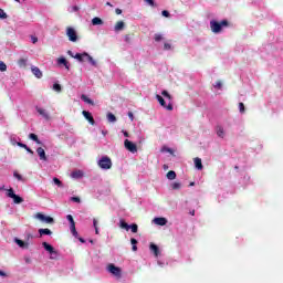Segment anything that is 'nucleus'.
Segmentation results:
<instances>
[{
	"label": "nucleus",
	"mask_w": 283,
	"mask_h": 283,
	"mask_svg": "<svg viewBox=\"0 0 283 283\" xmlns=\"http://www.w3.org/2000/svg\"><path fill=\"white\" fill-rule=\"evenodd\" d=\"M229 27V21L222 20L221 22H218L216 20L210 21V30L214 34H220L222 32V28H228Z\"/></svg>",
	"instance_id": "1"
},
{
	"label": "nucleus",
	"mask_w": 283,
	"mask_h": 283,
	"mask_svg": "<svg viewBox=\"0 0 283 283\" xmlns=\"http://www.w3.org/2000/svg\"><path fill=\"white\" fill-rule=\"evenodd\" d=\"M97 165L101 169L107 170L112 167V159L107 156H104L97 161Z\"/></svg>",
	"instance_id": "2"
},
{
	"label": "nucleus",
	"mask_w": 283,
	"mask_h": 283,
	"mask_svg": "<svg viewBox=\"0 0 283 283\" xmlns=\"http://www.w3.org/2000/svg\"><path fill=\"white\" fill-rule=\"evenodd\" d=\"M7 197L12 198L14 205H21V202H23V199L14 193V189L12 188L7 190Z\"/></svg>",
	"instance_id": "3"
},
{
	"label": "nucleus",
	"mask_w": 283,
	"mask_h": 283,
	"mask_svg": "<svg viewBox=\"0 0 283 283\" xmlns=\"http://www.w3.org/2000/svg\"><path fill=\"white\" fill-rule=\"evenodd\" d=\"M35 220H40L41 222H45V224H54V218L46 217L45 214L38 212L34 216Z\"/></svg>",
	"instance_id": "4"
},
{
	"label": "nucleus",
	"mask_w": 283,
	"mask_h": 283,
	"mask_svg": "<svg viewBox=\"0 0 283 283\" xmlns=\"http://www.w3.org/2000/svg\"><path fill=\"white\" fill-rule=\"evenodd\" d=\"M66 36L69 38V41L72 43H76L78 41V35L76 34V30L74 28L69 27L66 29Z\"/></svg>",
	"instance_id": "5"
},
{
	"label": "nucleus",
	"mask_w": 283,
	"mask_h": 283,
	"mask_svg": "<svg viewBox=\"0 0 283 283\" xmlns=\"http://www.w3.org/2000/svg\"><path fill=\"white\" fill-rule=\"evenodd\" d=\"M156 98H157L159 105H161V107H164V109H167L168 112H174V105L171 104V102H169L167 104V102H165V98H163V96H160V95H156Z\"/></svg>",
	"instance_id": "6"
},
{
	"label": "nucleus",
	"mask_w": 283,
	"mask_h": 283,
	"mask_svg": "<svg viewBox=\"0 0 283 283\" xmlns=\"http://www.w3.org/2000/svg\"><path fill=\"white\" fill-rule=\"evenodd\" d=\"M108 273H112L115 277L120 279L122 277V271L120 268L114 265L113 263L108 264L107 266Z\"/></svg>",
	"instance_id": "7"
},
{
	"label": "nucleus",
	"mask_w": 283,
	"mask_h": 283,
	"mask_svg": "<svg viewBox=\"0 0 283 283\" xmlns=\"http://www.w3.org/2000/svg\"><path fill=\"white\" fill-rule=\"evenodd\" d=\"M124 147L125 149L130 151V154H136V151H138V147L136 146V144H134L133 142H129V139H125Z\"/></svg>",
	"instance_id": "8"
},
{
	"label": "nucleus",
	"mask_w": 283,
	"mask_h": 283,
	"mask_svg": "<svg viewBox=\"0 0 283 283\" xmlns=\"http://www.w3.org/2000/svg\"><path fill=\"white\" fill-rule=\"evenodd\" d=\"M36 154L40 160H42L43 163H48V155H45V149H43L42 147H39L36 148Z\"/></svg>",
	"instance_id": "9"
},
{
	"label": "nucleus",
	"mask_w": 283,
	"mask_h": 283,
	"mask_svg": "<svg viewBox=\"0 0 283 283\" xmlns=\"http://www.w3.org/2000/svg\"><path fill=\"white\" fill-rule=\"evenodd\" d=\"M38 114H40V116H42V118H44V120H50V113H48V111L45 108H41V107H35Z\"/></svg>",
	"instance_id": "10"
},
{
	"label": "nucleus",
	"mask_w": 283,
	"mask_h": 283,
	"mask_svg": "<svg viewBox=\"0 0 283 283\" xmlns=\"http://www.w3.org/2000/svg\"><path fill=\"white\" fill-rule=\"evenodd\" d=\"M153 222L155 224H157L158 227H165V224H167V218L165 217H157L153 220Z\"/></svg>",
	"instance_id": "11"
},
{
	"label": "nucleus",
	"mask_w": 283,
	"mask_h": 283,
	"mask_svg": "<svg viewBox=\"0 0 283 283\" xmlns=\"http://www.w3.org/2000/svg\"><path fill=\"white\" fill-rule=\"evenodd\" d=\"M84 118H86V120H88V123L91 125H96V122L94 120V116H92V113L87 112V111H83L82 112Z\"/></svg>",
	"instance_id": "12"
},
{
	"label": "nucleus",
	"mask_w": 283,
	"mask_h": 283,
	"mask_svg": "<svg viewBox=\"0 0 283 283\" xmlns=\"http://www.w3.org/2000/svg\"><path fill=\"white\" fill-rule=\"evenodd\" d=\"M14 242L15 244H18V247H20V249H29L30 248V243L20 240L19 238H14Z\"/></svg>",
	"instance_id": "13"
},
{
	"label": "nucleus",
	"mask_w": 283,
	"mask_h": 283,
	"mask_svg": "<svg viewBox=\"0 0 283 283\" xmlns=\"http://www.w3.org/2000/svg\"><path fill=\"white\" fill-rule=\"evenodd\" d=\"M31 71H32V74H34V76L36 78H42L43 77V72H41V69H39L38 66H32Z\"/></svg>",
	"instance_id": "14"
},
{
	"label": "nucleus",
	"mask_w": 283,
	"mask_h": 283,
	"mask_svg": "<svg viewBox=\"0 0 283 283\" xmlns=\"http://www.w3.org/2000/svg\"><path fill=\"white\" fill-rule=\"evenodd\" d=\"M84 174L83 170H74L71 174V178H73L74 180H80V178H83Z\"/></svg>",
	"instance_id": "15"
},
{
	"label": "nucleus",
	"mask_w": 283,
	"mask_h": 283,
	"mask_svg": "<svg viewBox=\"0 0 283 283\" xmlns=\"http://www.w3.org/2000/svg\"><path fill=\"white\" fill-rule=\"evenodd\" d=\"M193 163H195L196 169H198V171H202V169H203L202 159H200V157H196L193 159Z\"/></svg>",
	"instance_id": "16"
},
{
	"label": "nucleus",
	"mask_w": 283,
	"mask_h": 283,
	"mask_svg": "<svg viewBox=\"0 0 283 283\" xmlns=\"http://www.w3.org/2000/svg\"><path fill=\"white\" fill-rule=\"evenodd\" d=\"M84 56H86V60L88 61V63H91V65H93V67H98V63L96 62V60H94V57H92V55L84 52Z\"/></svg>",
	"instance_id": "17"
},
{
	"label": "nucleus",
	"mask_w": 283,
	"mask_h": 283,
	"mask_svg": "<svg viewBox=\"0 0 283 283\" xmlns=\"http://www.w3.org/2000/svg\"><path fill=\"white\" fill-rule=\"evenodd\" d=\"M149 249L150 251H153L155 258H158V255H160V250L158 249V245L150 243Z\"/></svg>",
	"instance_id": "18"
},
{
	"label": "nucleus",
	"mask_w": 283,
	"mask_h": 283,
	"mask_svg": "<svg viewBox=\"0 0 283 283\" xmlns=\"http://www.w3.org/2000/svg\"><path fill=\"white\" fill-rule=\"evenodd\" d=\"M57 65H64L66 70H70V63L67 62V60H65V57H59Z\"/></svg>",
	"instance_id": "19"
},
{
	"label": "nucleus",
	"mask_w": 283,
	"mask_h": 283,
	"mask_svg": "<svg viewBox=\"0 0 283 283\" xmlns=\"http://www.w3.org/2000/svg\"><path fill=\"white\" fill-rule=\"evenodd\" d=\"M38 232H39L40 237L52 235V230H50L48 228H45V229L41 228L38 230Z\"/></svg>",
	"instance_id": "20"
},
{
	"label": "nucleus",
	"mask_w": 283,
	"mask_h": 283,
	"mask_svg": "<svg viewBox=\"0 0 283 283\" xmlns=\"http://www.w3.org/2000/svg\"><path fill=\"white\" fill-rule=\"evenodd\" d=\"M115 32H120L123 30H125V22L123 21H118L116 24H115Z\"/></svg>",
	"instance_id": "21"
},
{
	"label": "nucleus",
	"mask_w": 283,
	"mask_h": 283,
	"mask_svg": "<svg viewBox=\"0 0 283 283\" xmlns=\"http://www.w3.org/2000/svg\"><path fill=\"white\" fill-rule=\"evenodd\" d=\"M42 247L44 249V251H48V253H51L54 250V247H52V244L48 243V242H42Z\"/></svg>",
	"instance_id": "22"
},
{
	"label": "nucleus",
	"mask_w": 283,
	"mask_h": 283,
	"mask_svg": "<svg viewBox=\"0 0 283 283\" xmlns=\"http://www.w3.org/2000/svg\"><path fill=\"white\" fill-rule=\"evenodd\" d=\"M74 59H76L77 61H80V63H83L85 61V59H87V55H85V53H76Z\"/></svg>",
	"instance_id": "23"
},
{
	"label": "nucleus",
	"mask_w": 283,
	"mask_h": 283,
	"mask_svg": "<svg viewBox=\"0 0 283 283\" xmlns=\"http://www.w3.org/2000/svg\"><path fill=\"white\" fill-rule=\"evenodd\" d=\"M18 147H22V149H25L28 151V154H32V155L34 154V150L28 147V145L23 143H18Z\"/></svg>",
	"instance_id": "24"
},
{
	"label": "nucleus",
	"mask_w": 283,
	"mask_h": 283,
	"mask_svg": "<svg viewBox=\"0 0 283 283\" xmlns=\"http://www.w3.org/2000/svg\"><path fill=\"white\" fill-rule=\"evenodd\" d=\"M103 19L95 17L92 19V25H103Z\"/></svg>",
	"instance_id": "25"
},
{
	"label": "nucleus",
	"mask_w": 283,
	"mask_h": 283,
	"mask_svg": "<svg viewBox=\"0 0 283 283\" xmlns=\"http://www.w3.org/2000/svg\"><path fill=\"white\" fill-rule=\"evenodd\" d=\"M66 220L70 222V229L76 227V222H74V217H72V214H67Z\"/></svg>",
	"instance_id": "26"
},
{
	"label": "nucleus",
	"mask_w": 283,
	"mask_h": 283,
	"mask_svg": "<svg viewBox=\"0 0 283 283\" xmlns=\"http://www.w3.org/2000/svg\"><path fill=\"white\" fill-rule=\"evenodd\" d=\"M29 138H30L31 140H34V143H36V145H41V142H40V139H39V136H36V134L31 133V134L29 135Z\"/></svg>",
	"instance_id": "27"
},
{
	"label": "nucleus",
	"mask_w": 283,
	"mask_h": 283,
	"mask_svg": "<svg viewBox=\"0 0 283 283\" xmlns=\"http://www.w3.org/2000/svg\"><path fill=\"white\" fill-rule=\"evenodd\" d=\"M166 178H168V180H176V171L170 170L167 172Z\"/></svg>",
	"instance_id": "28"
},
{
	"label": "nucleus",
	"mask_w": 283,
	"mask_h": 283,
	"mask_svg": "<svg viewBox=\"0 0 283 283\" xmlns=\"http://www.w3.org/2000/svg\"><path fill=\"white\" fill-rule=\"evenodd\" d=\"M49 254H50V260H59V251H56L55 249Z\"/></svg>",
	"instance_id": "29"
},
{
	"label": "nucleus",
	"mask_w": 283,
	"mask_h": 283,
	"mask_svg": "<svg viewBox=\"0 0 283 283\" xmlns=\"http://www.w3.org/2000/svg\"><path fill=\"white\" fill-rule=\"evenodd\" d=\"M217 136H219V138H224V128H222V126L217 128Z\"/></svg>",
	"instance_id": "30"
},
{
	"label": "nucleus",
	"mask_w": 283,
	"mask_h": 283,
	"mask_svg": "<svg viewBox=\"0 0 283 283\" xmlns=\"http://www.w3.org/2000/svg\"><path fill=\"white\" fill-rule=\"evenodd\" d=\"M81 98L84 101V103H87L88 105H94V101L87 97V95L83 94Z\"/></svg>",
	"instance_id": "31"
},
{
	"label": "nucleus",
	"mask_w": 283,
	"mask_h": 283,
	"mask_svg": "<svg viewBox=\"0 0 283 283\" xmlns=\"http://www.w3.org/2000/svg\"><path fill=\"white\" fill-rule=\"evenodd\" d=\"M119 227L120 229H125L126 231H129V224H127V222H125V220H119Z\"/></svg>",
	"instance_id": "32"
},
{
	"label": "nucleus",
	"mask_w": 283,
	"mask_h": 283,
	"mask_svg": "<svg viewBox=\"0 0 283 283\" xmlns=\"http://www.w3.org/2000/svg\"><path fill=\"white\" fill-rule=\"evenodd\" d=\"M107 120H108V123H116V115L113 113H108Z\"/></svg>",
	"instance_id": "33"
},
{
	"label": "nucleus",
	"mask_w": 283,
	"mask_h": 283,
	"mask_svg": "<svg viewBox=\"0 0 283 283\" xmlns=\"http://www.w3.org/2000/svg\"><path fill=\"white\" fill-rule=\"evenodd\" d=\"M18 64L20 67H25V65H28V59H20Z\"/></svg>",
	"instance_id": "34"
},
{
	"label": "nucleus",
	"mask_w": 283,
	"mask_h": 283,
	"mask_svg": "<svg viewBox=\"0 0 283 283\" xmlns=\"http://www.w3.org/2000/svg\"><path fill=\"white\" fill-rule=\"evenodd\" d=\"M132 233H138V224L133 223L129 226Z\"/></svg>",
	"instance_id": "35"
},
{
	"label": "nucleus",
	"mask_w": 283,
	"mask_h": 283,
	"mask_svg": "<svg viewBox=\"0 0 283 283\" xmlns=\"http://www.w3.org/2000/svg\"><path fill=\"white\" fill-rule=\"evenodd\" d=\"M13 178H17V180H19L20 182H23V176H21L20 174H18L17 171L13 172Z\"/></svg>",
	"instance_id": "36"
},
{
	"label": "nucleus",
	"mask_w": 283,
	"mask_h": 283,
	"mask_svg": "<svg viewBox=\"0 0 283 283\" xmlns=\"http://www.w3.org/2000/svg\"><path fill=\"white\" fill-rule=\"evenodd\" d=\"M53 182H54V185H56L57 187L63 188V182H62L59 178L54 177V178H53Z\"/></svg>",
	"instance_id": "37"
},
{
	"label": "nucleus",
	"mask_w": 283,
	"mask_h": 283,
	"mask_svg": "<svg viewBox=\"0 0 283 283\" xmlns=\"http://www.w3.org/2000/svg\"><path fill=\"white\" fill-rule=\"evenodd\" d=\"M53 90H54V92H59V93H61L62 92V87H61V84H53Z\"/></svg>",
	"instance_id": "38"
},
{
	"label": "nucleus",
	"mask_w": 283,
	"mask_h": 283,
	"mask_svg": "<svg viewBox=\"0 0 283 283\" xmlns=\"http://www.w3.org/2000/svg\"><path fill=\"white\" fill-rule=\"evenodd\" d=\"M161 96H164L165 98H168V101H171V95L167 91H163Z\"/></svg>",
	"instance_id": "39"
},
{
	"label": "nucleus",
	"mask_w": 283,
	"mask_h": 283,
	"mask_svg": "<svg viewBox=\"0 0 283 283\" xmlns=\"http://www.w3.org/2000/svg\"><path fill=\"white\" fill-rule=\"evenodd\" d=\"M180 187H182V185L180 182H174L171 185V189H174V190H178V189H180Z\"/></svg>",
	"instance_id": "40"
},
{
	"label": "nucleus",
	"mask_w": 283,
	"mask_h": 283,
	"mask_svg": "<svg viewBox=\"0 0 283 283\" xmlns=\"http://www.w3.org/2000/svg\"><path fill=\"white\" fill-rule=\"evenodd\" d=\"M71 229V233L74 238H78V232L76 231V226L73 227V228H70Z\"/></svg>",
	"instance_id": "41"
},
{
	"label": "nucleus",
	"mask_w": 283,
	"mask_h": 283,
	"mask_svg": "<svg viewBox=\"0 0 283 283\" xmlns=\"http://www.w3.org/2000/svg\"><path fill=\"white\" fill-rule=\"evenodd\" d=\"M0 19H8V13L3 9H0Z\"/></svg>",
	"instance_id": "42"
},
{
	"label": "nucleus",
	"mask_w": 283,
	"mask_h": 283,
	"mask_svg": "<svg viewBox=\"0 0 283 283\" xmlns=\"http://www.w3.org/2000/svg\"><path fill=\"white\" fill-rule=\"evenodd\" d=\"M6 70H8V65H6L3 62H0V72H6Z\"/></svg>",
	"instance_id": "43"
},
{
	"label": "nucleus",
	"mask_w": 283,
	"mask_h": 283,
	"mask_svg": "<svg viewBox=\"0 0 283 283\" xmlns=\"http://www.w3.org/2000/svg\"><path fill=\"white\" fill-rule=\"evenodd\" d=\"M165 151H167L168 154H174V150L171 148L166 147V146H164L161 148V153H165Z\"/></svg>",
	"instance_id": "44"
},
{
	"label": "nucleus",
	"mask_w": 283,
	"mask_h": 283,
	"mask_svg": "<svg viewBox=\"0 0 283 283\" xmlns=\"http://www.w3.org/2000/svg\"><path fill=\"white\" fill-rule=\"evenodd\" d=\"M213 87L217 90H222V82L218 81L216 84H213Z\"/></svg>",
	"instance_id": "45"
},
{
	"label": "nucleus",
	"mask_w": 283,
	"mask_h": 283,
	"mask_svg": "<svg viewBox=\"0 0 283 283\" xmlns=\"http://www.w3.org/2000/svg\"><path fill=\"white\" fill-rule=\"evenodd\" d=\"M161 39H163V34H160V33L155 34V41L156 42H160Z\"/></svg>",
	"instance_id": "46"
},
{
	"label": "nucleus",
	"mask_w": 283,
	"mask_h": 283,
	"mask_svg": "<svg viewBox=\"0 0 283 283\" xmlns=\"http://www.w3.org/2000/svg\"><path fill=\"white\" fill-rule=\"evenodd\" d=\"M239 112L244 114V103H239Z\"/></svg>",
	"instance_id": "47"
},
{
	"label": "nucleus",
	"mask_w": 283,
	"mask_h": 283,
	"mask_svg": "<svg viewBox=\"0 0 283 283\" xmlns=\"http://www.w3.org/2000/svg\"><path fill=\"white\" fill-rule=\"evenodd\" d=\"M161 14H163V17H166V18L170 17L169 11H167V10L161 11Z\"/></svg>",
	"instance_id": "48"
},
{
	"label": "nucleus",
	"mask_w": 283,
	"mask_h": 283,
	"mask_svg": "<svg viewBox=\"0 0 283 283\" xmlns=\"http://www.w3.org/2000/svg\"><path fill=\"white\" fill-rule=\"evenodd\" d=\"M164 50H171V44L165 43L164 44Z\"/></svg>",
	"instance_id": "49"
},
{
	"label": "nucleus",
	"mask_w": 283,
	"mask_h": 283,
	"mask_svg": "<svg viewBox=\"0 0 283 283\" xmlns=\"http://www.w3.org/2000/svg\"><path fill=\"white\" fill-rule=\"evenodd\" d=\"M71 200L73 202H81V198H78V197H72Z\"/></svg>",
	"instance_id": "50"
},
{
	"label": "nucleus",
	"mask_w": 283,
	"mask_h": 283,
	"mask_svg": "<svg viewBox=\"0 0 283 283\" xmlns=\"http://www.w3.org/2000/svg\"><path fill=\"white\" fill-rule=\"evenodd\" d=\"M93 227L94 229L98 228V220L93 219Z\"/></svg>",
	"instance_id": "51"
},
{
	"label": "nucleus",
	"mask_w": 283,
	"mask_h": 283,
	"mask_svg": "<svg viewBox=\"0 0 283 283\" xmlns=\"http://www.w3.org/2000/svg\"><path fill=\"white\" fill-rule=\"evenodd\" d=\"M31 41H32V43H38V42H39V38H36V36H31Z\"/></svg>",
	"instance_id": "52"
},
{
	"label": "nucleus",
	"mask_w": 283,
	"mask_h": 283,
	"mask_svg": "<svg viewBox=\"0 0 283 283\" xmlns=\"http://www.w3.org/2000/svg\"><path fill=\"white\" fill-rule=\"evenodd\" d=\"M130 243L133 244V245H136V244H138V240H136V239H130Z\"/></svg>",
	"instance_id": "53"
},
{
	"label": "nucleus",
	"mask_w": 283,
	"mask_h": 283,
	"mask_svg": "<svg viewBox=\"0 0 283 283\" xmlns=\"http://www.w3.org/2000/svg\"><path fill=\"white\" fill-rule=\"evenodd\" d=\"M128 118H130V120H134V113L133 112L128 113Z\"/></svg>",
	"instance_id": "54"
},
{
	"label": "nucleus",
	"mask_w": 283,
	"mask_h": 283,
	"mask_svg": "<svg viewBox=\"0 0 283 283\" xmlns=\"http://www.w3.org/2000/svg\"><path fill=\"white\" fill-rule=\"evenodd\" d=\"M123 134H124L125 138H129V133H127V130H123Z\"/></svg>",
	"instance_id": "55"
},
{
	"label": "nucleus",
	"mask_w": 283,
	"mask_h": 283,
	"mask_svg": "<svg viewBox=\"0 0 283 283\" xmlns=\"http://www.w3.org/2000/svg\"><path fill=\"white\" fill-rule=\"evenodd\" d=\"M149 6H154V0H145Z\"/></svg>",
	"instance_id": "56"
},
{
	"label": "nucleus",
	"mask_w": 283,
	"mask_h": 283,
	"mask_svg": "<svg viewBox=\"0 0 283 283\" xmlns=\"http://www.w3.org/2000/svg\"><path fill=\"white\" fill-rule=\"evenodd\" d=\"M115 12H116V14H123V10H120V9H116Z\"/></svg>",
	"instance_id": "57"
},
{
	"label": "nucleus",
	"mask_w": 283,
	"mask_h": 283,
	"mask_svg": "<svg viewBox=\"0 0 283 283\" xmlns=\"http://www.w3.org/2000/svg\"><path fill=\"white\" fill-rule=\"evenodd\" d=\"M67 54H69V56H72V59H74V56H75L72 51H67Z\"/></svg>",
	"instance_id": "58"
},
{
	"label": "nucleus",
	"mask_w": 283,
	"mask_h": 283,
	"mask_svg": "<svg viewBox=\"0 0 283 283\" xmlns=\"http://www.w3.org/2000/svg\"><path fill=\"white\" fill-rule=\"evenodd\" d=\"M0 191H6V185L0 186Z\"/></svg>",
	"instance_id": "59"
},
{
	"label": "nucleus",
	"mask_w": 283,
	"mask_h": 283,
	"mask_svg": "<svg viewBox=\"0 0 283 283\" xmlns=\"http://www.w3.org/2000/svg\"><path fill=\"white\" fill-rule=\"evenodd\" d=\"M0 276H1V277H6V272L0 271Z\"/></svg>",
	"instance_id": "60"
},
{
	"label": "nucleus",
	"mask_w": 283,
	"mask_h": 283,
	"mask_svg": "<svg viewBox=\"0 0 283 283\" xmlns=\"http://www.w3.org/2000/svg\"><path fill=\"white\" fill-rule=\"evenodd\" d=\"M80 242H82V244H85V239L83 238H78Z\"/></svg>",
	"instance_id": "61"
},
{
	"label": "nucleus",
	"mask_w": 283,
	"mask_h": 283,
	"mask_svg": "<svg viewBox=\"0 0 283 283\" xmlns=\"http://www.w3.org/2000/svg\"><path fill=\"white\" fill-rule=\"evenodd\" d=\"M133 251H138V247L133 245Z\"/></svg>",
	"instance_id": "62"
},
{
	"label": "nucleus",
	"mask_w": 283,
	"mask_h": 283,
	"mask_svg": "<svg viewBox=\"0 0 283 283\" xmlns=\"http://www.w3.org/2000/svg\"><path fill=\"white\" fill-rule=\"evenodd\" d=\"M190 216H196V210H192V211L190 212Z\"/></svg>",
	"instance_id": "63"
},
{
	"label": "nucleus",
	"mask_w": 283,
	"mask_h": 283,
	"mask_svg": "<svg viewBox=\"0 0 283 283\" xmlns=\"http://www.w3.org/2000/svg\"><path fill=\"white\" fill-rule=\"evenodd\" d=\"M95 233L96 235H98V228H95Z\"/></svg>",
	"instance_id": "64"
}]
</instances>
